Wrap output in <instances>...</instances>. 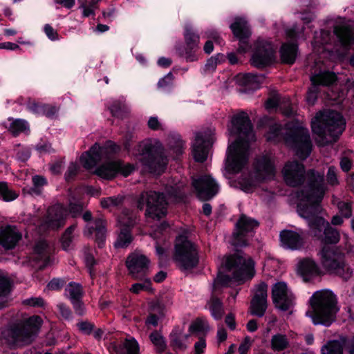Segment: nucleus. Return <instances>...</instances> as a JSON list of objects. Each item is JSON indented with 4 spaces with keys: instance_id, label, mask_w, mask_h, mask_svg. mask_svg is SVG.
Returning <instances> with one entry per match:
<instances>
[{
    "instance_id": "864d4df0",
    "label": "nucleus",
    "mask_w": 354,
    "mask_h": 354,
    "mask_svg": "<svg viewBox=\"0 0 354 354\" xmlns=\"http://www.w3.org/2000/svg\"><path fill=\"white\" fill-rule=\"evenodd\" d=\"M150 339L156 346L159 353L162 352L166 346L163 337L157 332H153L150 335Z\"/></svg>"
},
{
    "instance_id": "0e129e2a",
    "label": "nucleus",
    "mask_w": 354,
    "mask_h": 354,
    "mask_svg": "<svg viewBox=\"0 0 354 354\" xmlns=\"http://www.w3.org/2000/svg\"><path fill=\"white\" fill-rule=\"evenodd\" d=\"M44 29L48 39L53 41L58 39L59 35L57 32L50 24H46Z\"/></svg>"
},
{
    "instance_id": "37998d69",
    "label": "nucleus",
    "mask_w": 354,
    "mask_h": 354,
    "mask_svg": "<svg viewBox=\"0 0 354 354\" xmlns=\"http://www.w3.org/2000/svg\"><path fill=\"white\" fill-rule=\"evenodd\" d=\"M267 307V300L252 299L250 304L251 314L261 317L264 315Z\"/></svg>"
},
{
    "instance_id": "9d476101",
    "label": "nucleus",
    "mask_w": 354,
    "mask_h": 354,
    "mask_svg": "<svg viewBox=\"0 0 354 354\" xmlns=\"http://www.w3.org/2000/svg\"><path fill=\"white\" fill-rule=\"evenodd\" d=\"M320 262L328 272L347 279L351 277L352 271L346 264L345 255L338 249L324 246L319 252Z\"/></svg>"
},
{
    "instance_id": "338daca9",
    "label": "nucleus",
    "mask_w": 354,
    "mask_h": 354,
    "mask_svg": "<svg viewBox=\"0 0 354 354\" xmlns=\"http://www.w3.org/2000/svg\"><path fill=\"white\" fill-rule=\"evenodd\" d=\"M65 281L61 279H53L48 283V288L53 290H58L64 285Z\"/></svg>"
},
{
    "instance_id": "49530a36",
    "label": "nucleus",
    "mask_w": 354,
    "mask_h": 354,
    "mask_svg": "<svg viewBox=\"0 0 354 354\" xmlns=\"http://www.w3.org/2000/svg\"><path fill=\"white\" fill-rule=\"evenodd\" d=\"M77 227L75 224L66 228L62 237V245L64 250H68L75 239L74 232Z\"/></svg>"
},
{
    "instance_id": "a878e982",
    "label": "nucleus",
    "mask_w": 354,
    "mask_h": 354,
    "mask_svg": "<svg viewBox=\"0 0 354 354\" xmlns=\"http://www.w3.org/2000/svg\"><path fill=\"white\" fill-rule=\"evenodd\" d=\"M21 239V232L15 225H8L0 228V245L6 250L15 248Z\"/></svg>"
},
{
    "instance_id": "e433bc0d",
    "label": "nucleus",
    "mask_w": 354,
    "mask_h": 354,
    "mask_svg": "<svg viewBox=\"0 0 354 354\" xmlns=\"http://www.w3.org/2000/svg\"><path fill=\"white\" fill-rule=\"evenodd\" d=\"M10 279L0 274V309L5 307L8 303L7 296L10 292Z\"/></svg>"
},
{
    "instance_id": "cd10ccee",
    "label": "nucleus",
    "mask_w": 354,
    "mask_h": 354,
    "mask_svg": "<svg viewBox=\"0 0 354 354\" xmlns=\"http://www.w3.org/2000/svg\"><path fill=\"white\" fill-rule=\"evenodd\" d=\"M297 269L305 281H308L311 277L319 275L321 272L315 261L310 259H306L300 261L298 264Z\"/></svg>"
},
{
    "instance_id": "423d86ee",
    "label": "nucleus",
    "mask_w": 354,
    "mask_h": 354,
    "mask_svg": "<svg viewBox=\"0 0 354 354\" xmlns=\"http://www.w3.org/2000/svg\"><path fill=\"white\" fill-rule=\"evenodd\" d=\"M310 301L313 311H307L306 315L312 319L315 325L329 326L338 310L335 295L330 290H322L315 292Z\"/></svg>"
},
{
    "instance_id": "de8ad7c7",
    "label": "nucleus",
    "mask_w": 354,
    "mask_h": 354,
    "mask_svg": "<svg viewBox=\"0 0 354 354\" xmlns=\"http://www.w3.org/2000/svg\"><path fill=\"white\" fill-rule=\"evenodd\" d=\"M124 198L122 195L103 198L100 201V204L103 208L116 207L123 203Z\"/></svg>"
},
{
    "instance_id": "79ce46f5",
    "label": "nucleus",
    "mask_w": 354,
    "mask_h": 354,
    "mask_svg": "<svg viewBox=\"0 0 354 354\" xmlns=\"http://www.w3.org/2000/svg\"><path fill=\"white\" fill-rule=\"evenodd\" d=\"M189 336V335L183 334L180 330L173 331L170 335L171 346L175 349L185 350L187 348L185 341Z\"/></svg>"
},
{
    "instance_id": "72a5a7b5",
    "label": "nucleus",
    "mask_w": 354,
    "mask_h": 354,
    "mask_svg": "<svg viewBox=\"0 0 354 354\" xmlns=\"http://www.w3.org/2000/svg\"><path fill=\"white\" fill-rule=\"evenodd\" d=\"M109 109L113 117L123 119L129 116L130 108L123 100H114L109 106Z\"/></svg>"
},
{
    "instance_id": "f704fd0d",
    "label": "nucleus",
    "mask_w": 354,
    "mask_h": 354,
    "mask_svg": "<svg viewBox=\"0 0 354 354\" xmlns=\"http://www.w3.org/2000/svg\"><path fill=\"white\" fill-rule=\"evenodd\" d=\"M50 249L45 241H39L35 245L34 254L35 260L37 261H43L44 265L46 266L50 259Z\"/></svg>"
},
{
    "instance_id": "3c124183",
    "label": "nucleus",
    "mask_w": 354,
    "mask_h": 354,
    "mask_svg": "<svg viewBox=\"0 0 354 354\" xmlns=\"http://www.w3.org/2000/svg\"><path fill=\"white\" fill-rule=\"evenodd\" d=\"M209 330L207 322L201 318L196 319L190 326L191 332L206 333Z\"/></svg>"
},
{
    "instance_id": "a18cd8bd",
    "label": "nucleus",
    "mask_w": 354,
    "mask_h": 354,
    "mask_svg": "<svg viewBox=\"0 0 354 354\" xmlns=\"http://www.w3.org/2000/svg\"><path fill=\"white\" fill-rule=\"evenodd\" d=\"M0 196L4 201L10 202L15 200L19 194L9 188L6 182H0Z\"/></svg>"
},
{
    "instance_id": "5fc2aeb1",
    "label": "nucleus",
    "mask_w": 354,
    "mask_h": 354,
    "mask_svg": "<svg viewBox=\"0 0 354 354\" xmlns=\"http://www.w3.org/2000/svg\"><path fill=\"white\" fill-rule=\"evenodd\" d=\"M337 171V170L334 166L328 167L326 174V181L328 185L330 186H337L339 184Z\"/></svg>"
},
{
    "instance_id": "39448f33",
    "label": "nucleus",
    "mask_w": 354,
    "mask_h": 354,
    "mask_svg": "<svg viewBox=\"0 0 354 354\" xmlns=\"http://www.w3.org/2000/svg\"><path fill=\"white\" fill-rule=\"evenodd\" d=\"M346 122L338 112L327 110L318 113L311 122V128L318 145L335 142L345 129Z\"/></svg>"
},
{
    "instance_id": "c03bdc74",
    "label": "nucleus",
    "mask_w": 354,
    "mask_h": 354,
    "mask_svg": "<svg viewBox=\"0 0 354 354\" xmlns=\"http://www.w3.org/2000/svg\"><path fill=\"white\" fill-rule=\"evenodd\" d=\"M32 187L30 189L29 193L32 195H40L43 187L47 185V180L42 176L35 175L32 177Z\"/></svg>"
},
{
    "instance_id": "4c0bfd02",
    "label": "nucleus",
    "mask_w": 354,
    "mask_h": 354,
    "mask_svg": "<svg viewBox=\"0 0 354 354\" xmlns=\"http://www.w3.org/2000/svg\"><path fill=\"white\" fill-rule=\"evenodd\" d=\"M184 37L186 46L192 49H199L200 37L194 32L190 25L185 26Z\"/></svg>"
},
{
    "instance_id": "bf43d9fd",
    "label": "nucleus",
    "mask_w": 354,
    "mask_h": 354,
    "mask_svg": "<svg viewBox=\"0 0 354 354\" xmlns=\"http://www.w3.org/2000/svg\"><path fill=\"white\" fill-rule=\"evenodd\" d=\"M151 281L149 279H146L145 283H136L132 285L130 290L135 293L138 294L141 290H147L149 288Z\"/></svg>"
},
{
    "instance_id": "9b49d317",
    "label": "nucleus",
    "mask_w": 354,
    "mask_h": 354,
    "mask_svg": "<svg viewBox=\"0 0 354 354\" xmlns=\"http://www.w3.org/2000/svg\"><path fill=\"white\" fill-rule=\"evenodd\" d=\"M167 201L163 193L145 191L137 199V207L142 210L146 207L145 216L159 221L167 214Z\"/></svg>"
},
{
    "instance_id": "20e7f679",
    "label": "nucleus",
    "mask_w": 354,
    "mask_h": 354,
    "mask_svg": "<svg viewBox=\"0 0 354 354\" xmlns=\"http://www.w3.org/2000/svg\"><path fill=\"white\" fill-rule=\"evenodd\" d=\"M266 138L273 142L283 140L302 160L307 158L311 153L312 142L308 129L294 123H288L285 127L277 123L270 125Z\"/></svg>"
},
{
    "instance_id": "a211bd4d",
    "label": "nucleus",
    "mask_w": 354,
    "mask_h": 354,
    "mask_svg": "<svg viewBox=\"0 0 354 354\" xmlns=\"http://www.w3.org/2000/svg\"><path fill=\"white\" fill-rule=\"evenodd\" d=\"M116 152L119 147L112 141H107L105 147H100L97 143L93 145L89 151H86L80 156V162L86 169L93 168L103 158L107 149Z\"/></svg>"
},
{
    "instance_id": "ddd939ff",
    "label": "nucleus",
    "mask_w": 354,
    "mask_h": 354,
    "mask_svg": "<svg viewBox=\"0 0 354 354\" xmlns=\"http://www.w3.org/2000/svg\"><path fill=\"white\" fill-rule=\"evenodd\" d=\"M312 169H309L306 172L304 165L297 160L289 161L283 167L282 173L285 183L290 187H297L303 184L305 179L307 180V185L301 190L296 192V197L297 199V205L300 202L299 194L305 189H309L308 174ZM315 172L323 174L324 179V172H319L313 169Z\"/></svg>"
},
{
    "instance_id": "ea45409f",
    "label": "nucleus",
    "mask_w": 354,
    "mask_h": 354,
    "mask_svg": "<svg viewBox=\"0 0 354 354\" xmlns=\"http://www.w3.org/2000/svg\"><path fill=\"white\" fill-rule=\"evenodd\" d=\"M168 145L176 156L182 154L184 151L185 142L178 134L174 133L169 135L168 137Z\"/></svg>"
},
{
    "instance_id": "7ed1b4c3",
    "label": "nucleus",
    "mask_w": 354,
    "mask_h": 354,
    "mask_svg": "<svg viewBox=\"0 0 354 354\" xmlns=\"http://www.w3.org/2000/svg\"><path fill=\"white\" fill-rule=\"evenodd\" d=\"M228 131L237 140L228 147L225 169L232 174L239 173L248 164L250 145L255 141L252 125L248 113L239 111L231 119Z\"/></svg>"
},
{
    "instance_id": "1a4fd4ad",
    "label": "nucleus",
    "mask_w": 354,
    "mask_h": 354,
    "mask_svg": "<svg viewBox=\"0 0 354 354\" xmlns=\"http://www.w3.org/2000/svg\"><path fill=\"white\" fill-rule=\"evenodd\" d=\"M139 160L146 169L155 174L164 171L167 165V158L159 142H144L139 145Z\"/></svg>"
},
{
    "instance_id": "6e6d98bb",
    "label": "nucleus",
    "mask_w": 354,
    "mask_h": 354,
    "mask_svg": "<svg viewBox=\"0 0 354 354\" xmlns=\"http://www.w3.org/2000/svg\"><path fill=\"white\" fill-rule=\"evenodd\" d=\"M337 207L344 217L348 218L352 216L351 203L348 201H339L337 204Z\"/></svg>"
},
{
    "instance_id": "4468645a",
    "label": "nucleus",
    "mask_w": 354,
    "mask_h": 354,
    "mask_svg": "<svg viewBox=\"0 0 354 354\" xmlns=\"http://www.w3.org/2000/svg\"><path fill=\"white\" fill-rule=\"evenodd\" d=\"M275 59V49L271 41L258 39L254 44L251 64L257 68H263L271 64Z\"/></svg>"
},
{
    "instance_id": "5701e85b",
    "label": "nucleus",
    "mask_w": 354,
    "mask_h": 354,
    "mask_svg": "<svg viewBox=\"0 0 354 354\" xmlns=\"http://www.w3.org/2000/svg\"><path fill=\"white\" fill-rule=\"evenodd\" d=\"M149 260L140 253L134 252L129 254L126 261V266L130 275L135 279H142L148 270Z\"/></svg>"
},
{
    "instance_id": "774afa93",
    "label": "nucleus",
    "mask_w": 354,
    "mask_h": 354,
    "mask_svg": "<svg viewBox=\"0 0 354 354\" xmlns=\"http://www.w3.org/2000/svg\"><path fill=\"white\" fill-rule=\"evenodd\" d=\"M147 124L148 127L153 131H157L161 129V124L157 117H150Z\"/></svg>"
},
{
    "instance_id": "2eb2a0df",
    "label": "nucleus",
    "mask_w": 354,
    "mask_h": 354,
    "mask_svg": "<svg viewBox=\"0 0 354 354\" xmlns=\"http://www.w3.org/2000/svg\"><path fill=\"white\" fill-rule=\"evenodd\" d=\"M68 215V209L61 203L50 206L39 225L40 230H56L63 227Z\"/></svg>"
},
{
    "instance_id": "69168bd1",
    "label": "nucleus",
    "mask_w": 354,
    "mask_h": 354,
    "mask_svg": "<svg viewBox=\"0 0 354 354\" xmlns=\"http://www.w3.org/2000/svg\"><path fill=\"white\" fill-rule=\"evenodd\" d=\"M108 350L110 354H124V348L122 343L121 344H117L115 342L110 343L108 346Z\"/></svg>"
},
{
    "instance_id": "09e8293b",
    "label": "nucleus",
    "mask_w": 354,
    "mask_h": 354,
    "mask_svg": "<svg viewBox=\"0 0 354 354\" xmlns=\"http://www.w3.org/2000/svg\"><path fill=\"white\" fill-rule=\"evenodd\" d=\"M124 354H140L138 342L133 337L126 338L122 342Z\"/></svg>"
},
{
    "instance_id": "4be33fe9",
    "label": "nucleus",
    "mask_w": 354,
    "mask_h": 354,
    "mask_svg": "<svg viewBox=\"0 0 354 354\" xmlns=\"http://www.w3.org/2000/svg\"><path fill=\"white\" fill-rule=\"evenodd\" d=\"M192 185L197 192V196L201 201L211 199L218 192V184L210 176H202L194 179Z\"/></svg>"
},
{
    "instance_id": "6ab92c4d",
    "label": "nucleus",
    "mask_w": 354,
    "mask_h": 354,
    "mask_svg": "<svg viewBox=\"0 0 354 354\" xmlns=\"http://www.w3.org/2000/svg\"><path fill=\"white\" fill-rule=\"evenodd\" d=\"M134 169L133 165L124 164L121 160L109 161L97 167L95 174L104 179H111L117 174H121L124 176H129Z\"/></svg>"
},
{
    "instance_id": "b1692460",
    "label": "nucleus",
    "mask_w": 354,
    "mask_h": 354,
    "mask_svg": "<svg viewBox=\"0 0 354 354\" xmlns=\"http://www.w3.org/2000/svg\"><path fill=\"white\" fill-rule=\"evenodd\" d=\"M230 28L234 35L239 39L238 51L240 53L247 52L250 48L248 39L251 35L248 23L244 19H237L231 24Z\"/></svg>"
},
{
    "instance_id": "bb28decb",
    "label": "nucleus",
    "mask_w": 354,
    "mask_h": 354,
    "mask_svg": "<svg viewBox=\"0 0 354 354\" xmlns=\"http://www.w3.org/2000/svg\"><path fill=\"white\" fill-rule=\"evenodd\" d=\"M281 245L286 249L291 250H299L304 245V239L297 232L284 230L279 234Z\"/></svg>"
},
{
    "instance_id": "2f4dec72",
    "label": "nucleus",
    "mask_w": 354,
    "mask_h": 354,
    "mask_svg": "<svg viewBox=\"0 0 354 354\" xmlns=\"http://www.w3.org/2000/svg\"><path fill=\"white\" fill-rule=\"evenodd\" d=\"M297 55V45L295 42L284 43L280 49V56L282 62L292 64Z\"/></svg>"
},
{
    "instance_id": "603ef678",
    "label": "nucleus",
    "mask_w": 354,
    "mask_h": 354,
    "mask_svg": "<svg viewBox=\"0 0 354 354\" xmlns=\"http://www.w3.org/2000/svg\"><path fill=\"white\" fill-rule=\"evenodd\" d=\"M180 56L184 57L187 62H194L198 59L197 52L198 49H192L186 46L185 49H179Z\"/></svg>"
},
{
    "instance_id": "a19ab883",
    "label": "nucleus",
    "mask_w": 354,
    "mask_h": 354,
    "mask_svg": "<svg viewBox=\"0 0 354 354\" xmlns=\"http://www.w3.org/2000/svg\"><path fill=\"white\" fill-rule=\"evenodd\" d=\"M65 295L71 301L80 299L83 295L82 288L79 283L71 282L65 288Z\"/></svg>"
},
{
    "instance_id": "473e14b6",
    "label": "nucleus",
    "mask_w": 354,
    "mask_h": 354,
    "mask_svg": "<svg viewBox=\"0 0 354 354\" xmlns=\"http://www.w3.org/2000/svg\"><path fill=\"white\" fill-rule=\"evenodd\" d=\"M94 225V227L86 225L84 233L86 236H91L95 231L96 233V240L99 244H101L105 239L106 221L102 218H97L95 220Z\"/></svg>"
},
{
    "instance_id": "8fccbe9b",
    "label": "nucleus",
    "mask_w": 354,
    "mask_h": 354,
    "mask_svg": "<svg viewBox=\"0 0 354 354\" xmlns=\"http://www.w3.org/2000/svg\"><path fill=\"white\" fill-rule=\"evenodd\" d=\"M268 285L264 282L257 284L254 290L252 299L267 300Z\"/></svg>"
},
{
    "instance_id": "f8f14e48",
    "label": "nucleus",
    "mask_w": 354,
    "mask_h": 354,
    "mask_svg": "<svg viewBox=\"0 0 354 354\" xmlns=\"http://www.w3.org/2000/svg\"><path fill=\"white\" fill-rule=\"evenodd\" d=\"M174 259L177 266L182 270L195 268L199 261L196 245L186 236H179L176 239Z\"/></svg>"
},
{
    "instance_id": "393cba45",
    "label": "nucleus",
    "mask_w": 354,
    "mask_h": 354,
    "mask_svg": "<svg viewBox=\"0 0 354 354\" xmlns=\"http://www.w3.org/2000/svg\"><path fill=\"white\" fill-rule=\"evenodd\" d=\"M119 222L127 227L121 230L115 243V247L127 248L132 241L131 231L127 227L133 225L135 222L129 209H124L122 212V215L119 218Z\"/></svg>"
},
{
    "instance_id": "412c9836",
    "label": "nucleus",
    "mask_w": 354,
    "mask_h": 354,
    "mask_svg": "<svg viewBox=\"0 0 354 354\" xmlns=\"http://www.w3.org/2000/svg\"><path fill=\"white\" fill-rule=\"evenodd\" d=\"M337 80L336 75L328 71H320L319 73L314 74L310 77L312 86L309 88L306 101L309 104L313 105L317 99L319 88L317 86H329L333 84Z\"/></svg>"
},
{
    "instance_id": "0eeeda50",
    "label": "nucleus",
    "mask_w": 354,
    "mask_h": 354,
    "mask_svg": "<svg viewBox=\"0 0 354 354\" xmlns=\"http://www.w3.org/2000/svg\"><path fill=\"white\" fill-rule=\"evenodd\" d=\"M41 324L42 319L39 316H32L23 323L10 325L3 330L2 335L10 344H29L38 334Z\"/></svg>"
},
{
    "instance_id": "58836bf2",
    "label": "nucleus",
    "mask_w": 354,
    "mask_h": 354,
    "mask_svg": "<svg viewBox=\"0 0 354 354\" xmlns=\"http://www.w3.org/2000/svg\"><path fill=\"white\" fill-rule=\"evenodd\" d=\"M344 344L339 340H330L321 349L322 354H343Z\"/></svg>"
},
{
    "instance_id": "052dcab7",
    "label": "nucleus",
    "mask_w": 354,
    "mask_h": 354,
    "mask_svg": "<svg viewBox=\"0 0 354 354\" xmlns=\"http://www.w3.org/2000/svg\"><path fill=\"white\" fill-rule=\"evenodd\" d=\"M78 329L84 334L90 335L93 328L94 324L88 322H81L77 324Z\"/></svg>"
},
{
    "instance_id": "dca6fc26",
    "label": "nucleus",
    "mask_w": 354,
    "mask_h": 354,
    "mask_svg": "<svg viewBox=\"0 0 354 354\" xmlns=\"http://www.w3.org/2000/svg\"><path fill=\"white\" fill-rule=\"evenodd\" d=\"M259 226V222L245 215H242L236 224L235 231L231 241L236 248L243 247L248 243V237L252 236L253 230Z\"/></svg>"
},
{
    "instance_id": "c9c22d12",
    "label": "nucleus",
    "mask_w": 354,
    "mask_h": 354,
    "mask_svg": "<svg viewBox=\"0 0 354 354\" xmlns=\"http://www.w3.org/2000/svg\"><path fill=\"white\" fill-rule=\"evenodd\" d=\"M289 340L286 335L277 333L272 336L270 346L274 351H282L289 347Z\"/></svg>"
},
{
    "instance_id": "c85d7f7f",
    "label": "nucleus",
    "mask_w": 354,
    "mask_h": 354,
    "mask_svg": "<svg viewBox=\"0 0 354 354\" xmlns=\"http://www.w3.org/2000/svg\"><path fill=\"white\" fill-rule=\"evenodd\" d=\"M265 76L254 73L240 74L236 76V82L241 86L257 89L263 82Z\"/></svg>"
},
{
    "instance_id": "f03ea898",
    "label": "nucleus",
    "mask_w": 354,
    "mask_h": 354,
    "mask_svg": "<svg viewBox=\"0 0 354 354\" xmlns=\"http://www.w3.org/2000/svg\"><path fill=\"white\" fill-rule=\"evenodd\" d=\"M225 266L232 272V277L221 272L218 274L212 283V295L206 306L212 317L216 320L221 319L225 313L223 304L217 297L222 290L230 286L232 279L244 281L252 279L255 274L254 262L250 257L245 258L239 254L230 255L226 258Z\"/></svg>"
},
{
    "instance_id": "13d9d810",
    "label": "nucleus",
    "mask_w": 354,
    "mask_h": 354,
    "mask_svg": "<svg viewBox=\"0 0 354 354\" xmlns=\"http://www.w3.org/2000/svg\"><path fill=\"white\" fill-rule=\"evenodd\" d=\"M42 109L41 115H46L49 118H53L58 112L57 107L49 104H43Z\"/></svg>"
},
{
    "instance_id": "680f3d73",
    "label": "nucleus",
    "mask_w": 354,
    "mask_h": 354,
    "mask_svg": "<svg viewBox=\"0 0 354 354\" xmlns=\"http://www.w3.org/2000/svg\"><path fill=\"white\" fill-rule=\"evenodd\" d=\"M83 208L84 206L81 203H70L68 211L73 217H77L82 213Z\"/></svg>"
},
{
    "instance_id": "6e6552de",
    "label": "nucleus",
    "mask_w": 354,
    "mask_h": 354,
    "mask_svg": "<svg viewBox=\"0 0 354 354\" xmlns=\"http://www.w3.org/2000/svg\"><path fill=\"white\" fill-rule=\"evenodd\" d=\"M275 165L273 157L266 154L257 157L253 164V170L248 178H241L239 183L245 192H251L259 184L274 179Z\"/></svg>"
},
{
    "instance_id": "e2e57ef3",
    "label": "nucleus",
    "mask_w": 354,
    "mask_h": 354,
    "mask_svg": "<svg viewBox=\"0 0 354 354\" xmlns=\"http://www.w3.org/2000/svg\"><path fill=\"white\" fill-rule=\"evenodd\" d=\"M79 167L75 162H71L66 172L65 173V178L67 180L72 179L77 173Z\"/></svg>"
},
{
    "instance_id": "aec40b11",
    "label": "nucleus",
    "mask_w": 354,
    "mask_h": 354,
    "mask_svg": "<svg viewBox=\"0 0 354 354\" xmlns=\"http://www.w3.org/2000/svg\"><path fill=\"white\" fill-rule=\"evenodd\" d=\"M272 298L277 308L286 311L294 305L295 297L285 282H277L272 286Z\"/></svg>"
},
{
    "instance_id": "f257e3e1",
    "label": "nucleus",
    "mask_w": 354,
    "mask_h": 354,
    "mask_svg": "<svg viewBox=\"0 0 354 354\" xmlns=\"http://www.w3.org/2000/svg\"><path fill=\"white\" fill-rule=\"evenodd\" d=\"M309 189L302 191L297 207L299 215L308 221L311 233L325 243L335 244L339 241V232L319 216L320 202L326 191L323 174L311 170L308 174Z\"/></svg>"
},
{
    "instance_id": "7c9ffc66",
    "label": "nucleus",
    "mask_w": 354,
    "mask_h": 354,
    "mask_svg": "<svg viewBox=\"0 0 354 354\" xmlns=\"http://www.w3.org/2000/svg\"><path fill=\"white\" fill-rule=\"evenodd\" d=\"M334 33L341 44L347 46L354 42V32L352 28L346 25H337L334 28Z\"/></svg>"
},
{
    "instance_id": "c756f323",
    "label": "nucleus",
    "mask_w": 354,
    "mask_h": 354,
    "mask_svg": "<svg viewBox=\"0 0 354 354\" xmlns=\"http://www.w3.org/2000/svg\"><path fill=\"white\" fill-rule=\"evenodd\" d=\"M8 121V124L5 123V127L14 137L22 133H28L30 131L28 122L24 119L9 118Z\"/></svg>"
},
{
    "instance_id": "4d7b16f0",
    "label": "nucleus",
    "mask_w": 354,
    "mask_h": 354,
    "mask_svg": "<svg viewBox=\"0 0 354 354\" xmlns=\"http://www.w3.org/2000/svg\"><path fill=\"white\" fill-rule=\"evenodd\" d=\"M174 76L171 73H167L162 78H161L158 82V86L161 89L169 88L173 82Z\"/></svg>"
},
{
    "instance_id": "f3484780",
    "label": "nucleus",
    "mask_w": 354,
    "mask_h": 354,
    "mask_svg": "<svg viewBox=\"0 0 354 354\" xmlns=\"http://www.w3.org/2000/svg\"><path fill=\"white\" fill-rule=\"evenodd\" d=\"M214 129L207 128L195 133L192 154L196 161L203 162L206 160L209 147L214 142Z\"/></svg>"
}]
</instances>
